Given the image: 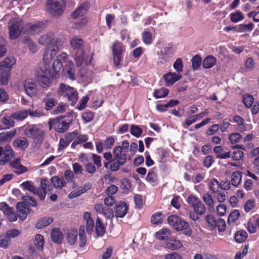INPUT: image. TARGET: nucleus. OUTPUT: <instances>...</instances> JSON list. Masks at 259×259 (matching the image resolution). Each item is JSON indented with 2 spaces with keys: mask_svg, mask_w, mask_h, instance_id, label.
I'll use <instances>...</instances> for the list:
<instances>
[{
  "mask_svg": "<svg viewBox=\"0 0 259 259\" xmlns=\"http://www.w3.org/2000/svg\"><path fill=\"white\" fill-rule=\"evenodd\" d=\"M58 40H61L60 38L55 39V35L53 32H50L40 36L38 38V42L44 46H49L55 45Z\"/></svg>",
  "mask_w": 259,
  "mask_h": 259,
  "instance_id": "19",
  "label": "nucleus"
},
{
  "mask_svg": "<svg viewBox=\"0 0 259 259\" xmlns=\"http://www.w3.org/2000/svg\"><path fill=\"white\" fill-rule=\"evenodd\" d=\"M52 72V67L48 70L45 68V70L41 68L38 69L35 73L36 79L39 84V85L42 88H48L51 87L52 84L51 78L47 76V75L49 74V71Z\"/></svg>",
  "mask_w": 259,
  "mask_h": 259,
  "instance_id": "11",
  "label": "nucleus"
},
{
  "mask_svg": "<svg viewBox=\"0 0 259 259\" xmlns=\"http://www.w3.org/2000/svg\"><path fill=\"white\" fill-rule=\"evenodd\" d=\"M128 147L129 143L124 141L121 146L114 148V171L117 170L120 165H123L126 162Z\"/></svg>",
  "mask_w": 259,
  "mask_h": 259,
  "instance_id": "5",
  "label": "nucleus"
},
{
  "mask_svg": "<svg viewBox=\"0 0 259 259\" xmlns=\"http://www.w3.org/2000/svg\"><path fill=\"white\" fill-rule=\"evenodd\" d=\"M22 200L25 202V203L31 206L35 207L37 205L36 200L32 197L29 195L23 196Z\"/></svg>",
  "mask_w": 259,
  "mask_h": 259,
  "instance_id": "55",
  "label": "nucleus"
},
{
  "mask_svg": "<svg viewBox=\"0 0 259 259\" xmlns=\"http://www.w3.org/2000/svg\"><path fill=\"white\" fill-rule=\"evenodd\" d=\"M175 52L174 48L170 45H168L161 48L160 51L157 53L159 62L163 64L169 62Z\"/></svg>",
  "mask_w": 259,
  "mask_h": 259,
  "instance_id": "13",
  "label": "nucleus"
},
{
  "mask_svg": "<svg viewBox=\"0 0 259 259\" xmlns=\"http://www.w3.org/2000/svg\"><path fill=\"white\" fill-rule=\"evenodd\" d=\"M217 63V59L213 56L209 55L206 57L202 61V66L205 69L213 67Z\"/></svg>",
  "mask_w": 259,
  "mask_h": 259,
  "instance_id": "31",
  "label": "nucleus"
},
{
  "mask_svg": "<svg viewBox=\"0 0 259 259\" xmlns=\"http://www.w3.org/2000/svg\"><path fill=\"white\" fill-rule=\"evenodd\" d=\"M128 206L124 201H120L116 204L115 217L123 218L127 213Z\"/></svg>",
  "mask_w": 259,
  "mask_h": 259,
  "instance_id": "25",
  "label": "nucleus"
},
{
  "mask_svg": "<svg viewBox=\"0 0 259 259\" xmlns=\"http://www.w3.org/2000/svg\"><path fill=\"white\" fill-rule=\"evenodd\" d=\"M214 227H217L219 232H224L226 229V223L224 220L218 219Z\"/></svg>",
  "mask_w": 259,
  "mask_h": 259,
  "instance_id": "62",
  "label": "nucleus"
},
{
  "mask_svg": "<svg viewBox=\"0 0 259 259\" xmlns=\"http://www.w3.org/2000/svg\"><path fill=\"white\" fill-rule=\"evenodd\" d=\"M52 184L55 187L59 189H62L64 186L65 183L63 179H60L58 176H54L51 179Z\"/></svg>",
  "mask_w": 259,
  "mask_h": 259,
  "instance_id": "45",
  "label": "nucleus"
},
{
  "mask_svg": "<svg viewBox=\"0 0 259 259\" xmlns=\"http://www.w3.org/2000/svg\"><path fill=\"white\" fill-rule=\"evenodd\" d=\"M24 135L32 138L37 143H41L45 137V132L35 124H28L25 126L24 130Z\"/></svg>",
  "mask_w": 259,
  "mask_h": 259,
  "instance_id": "7",
  "label": "nucleus"
},
{
  "mask_svg": "<svg viewBox=\"0 0 259 259\" xmlns=\"http://www.w3.org/2000/svg\"><path fill=\"white\" fill-rule=\"evenodd\" d=\"M182 245L181 241L176 238H171L166 243L165 247L170 250H175L181 248Z\"/></svg>",
  "mask_w": 259,
  "mask_h": 259,
  "instance_id": "29",
  "label": "nucleus"
},
{
  "mask_svg": "<svg viewBox=\"0 0 259 259\" xmlns=\"http://www.w3.org/2000/svg\"><path fill=\"white\" fill-rule=\"evenodd\" d=\"M170 236V231L166 228H162L155 234L156 238L160 240H166L168 239Z\"/></svg>",
  "mask_w": 259,
  "mask_h": 259,
  "instance_id": "37",
  "label": "nucleus"
},
{
  "mask_svg": "<svg viewBox=\"0 0 259 259\" xmlns=\"http://www.w3.org/2000/svg\"><path fill=\"white\" fill-rule=\"evenodd\" d=\"M202 199L206 205L208 206V209L210 210L214 209V201L211 195L209 193H206L204 194L202 196Z\"/></svg>",
  "mask_w": 259,
  "mask_h": 259,
  "instance_id": "40",
  "label": "nucleus"
},
{
  "mask_svg": "<svg viewBox=\"0 0 259 259\" xmlns=\"http://www.w3.org/2000/svg\"><path fill=\"white\" fill-rule=\"evenodd\" d=\"M46 21H38L33 23H28L25 25L24 34L34 35L41 31L46 27Z\"/></svg>",
  "mask_w": 259,
  "mask_h": 259,
  "instance_id": "12",
  "label": "nucleus"
},
{
  "mask_svg": "<svg viewBox=\"0 0 259 259\" xmlns=\"http://www.w3.org/2000/svg\"><path fill=\"white\" fill-rule=\"evenodd\" d=\"M16 131H11L7 133H0V142H6L11 140L15 136Z\"/></svg>",
  "mask_w": 259,
  "mask_h": 259,
  "instance_id": "43",
  "label": "nucleus"
},
{
  "mask_svg": "<svg viewBox=\"0 0 259 259\" xmlns=\"http://www.w3.org/2000/svg\"><path fill=\"white\" fill-rule=\"evenodd\" d=\"M67 59L68 55L66 53H62L57 57L52 65L53 71L50 70L49 73L52 78L59 77L60 71L62 70L64 75L72 80L75 79L74 64L71 61H67Z\"/></svg>",
  "mask_w": 259,
  "mask_h": 259,
  "instance_id": "1",
  "label": "nucleus"
},
{
  "mask_svg": "<svg viewBox=\"0 0 259 259\" xmlns=\"http://www.w3.org/2000/svg\"><path fill=\"white\" fill-rule=\"evenodd\" d=\"M168 92L169 91L167 89L164 88H161L155 91L154 93V96L156 99L164 98L167 95Z\"/></svg>",
  "mask_w": 259,
  "mask_h": 259,
  "instance_id": "52",
  "label": "nucleus"
},
{
  "mask_svg": "<svg viewBox=\"0 0 259 259\" xmlns=\"http://www.w3.org/2000/svg\"><path fill=\"white\" fill-rule=\"evenodd\" d=\"M14 156V152L9 144L6 145L5 147H0V165H4L8 162H10V159Z\"/></svg>",
  "mask_w": 259,
  "mask_h": 259,
  "instance_id": "16",
  "label": "nucleus"
},
{
  "mask_svg": "<svg viewBox=\"0 0 259 259\" xmlns=\"http://www.w3.org/2000/svg\"><path fill=\"white\" fill-rule=\"evenodd\" d=\"M2 209L7 212L8 219L11 222L16 221L17 220V215L12 211L11 208H10L6 202L2 203Z\"/></svg>",
  "mask_w": 259,
  "mask_h": 259,
  "instance_id": "33",
  "label": "nucleus"
},
{
  "mask_svg": "<svg viewBox=\"0 0 259 259\" xmlns=\"http://www.w3.org/2000/svg\"><path fill=\"white\" fill-rule=\"evenodd\" d=\"M57 93L58 96L66 100L72 106L76 104L78 99L76 90L63 83L60 84L57 90Z\"/></svg>",
  "mask_w": 259,
  "mask_h": 259,
  "instance_id": "3",
  "label": "nucleus"
},
{
  "mask_svg": "<svg viewBox=\"0 0 259 259\" xmlns=\"http://www.w3.org/2000/svg\"><path fill=\"white\" fill-rule=\"evenodd\" d=\"M63 42L61 40H58L55 45L47 46L43 54V60L46 64H49L50 61L53 59L56 54L60 51Z\"/></svg>",
  "mask_w": 259,
  "mask_h": 259,
  "instance_id": "9",
  "label": "nucleus"
},
{
  "mask_svg": "<svg viewBox=\"0 0 259 259\" xmlns=\"http://www.w3.org/2000/svg\"><path fill=\"white\" fill-rule=\"evenodd\" d=\"M49 130L54 129L59 133H64L67 131L70 124V121H67L65 117H57L50 119L48 122Z\"/></svg>",
  "mask_w": 259,
  "mask_h": 259,
  "instance_id": "8",
  "label": "nucleus"
},
{
  "mask_svg": "<svg viewBox=\"0 0 259 259\" xmlns=\"http://www.w3.org/2000/svg\"><path fill=\"white\" fill-rule=\"evenodd\" d=\"M53 221V218L44 217L37 220L35 224V227L37 229H42L51 224Z\"/></svg>",
  "mask_w": 259,
  "mask_h": 259,
  "instance_id": "32",
  "label": "nucleus"
},
{
  "mask_svg": "<svg viewBox=\"0 0 259 259\" xmlns=\"http://www.w3.org/2000/svg\"><path fill=\"white\" fill-rule=\"evenodd\" d=\"M95 231L97 235L99 236H102L105 233V228L103 225L102 220L98 217L97 218Z\"/></svg>",
  "mask_w": 259,
  "mask_h": 259,
  "instance_id": "35",
  "label": "nucleus"
},
{
  "mask_svg": "<svg viewBox=\"0 0 259 259\" xmlns=\"http://www.w3.org/2000/svg\"><path fill=\"white\" fill-rule=\"evenodd\" d=\"M142 130L138 125H132L130 129L131 134L136 137H139L142 134Z\"/></svg>",
  "mask_w": 259,
  "mask_h": 259,
  "instance_id": "56",
  "label": "nucleus"
},
{
  "mask_svg": "<svg viewBox=\"0 0 259 259\" xmlns=\"http://www.w3.org/2000/svg\"><path fill=\"white\" fill-rule=\"evenodd\" d=\"M193 207L194 211L199 215L204 214L206 211L205 205L203 204L200 200L197 204Z\"/></svg>",
  "mask_w": 259,
  "mask_h": 259,
  "instance_id": "47",
  "label": "nucleus"
},
{
  "mask_svg": "<svg viewBox=\"0 0 259 259\" xmlns=\"http://www.w3.org/2000/svg\"><path fill=\"white\" fill-rule=\"evenodd\" d=\"M192 68L194 70H197L202 63V58L199 55H195L192 59Z\"/></svg>",
  "mask_w": 259,
  "mask_h": 259,
  "instance_id": "51",
  "label": "nucleus"
},
{
  "mask_svg": "<svg viewBox=\"0 0 259 259\" xmlns=\"http://www.w3.org/2000/svg\"><path fill=\"white\" fill-rule=\"evenodd\" d=\"M123 47L119 42L114 43V65H118L122 58Z\"/></svg>",
  "mask_w": 259,
  "mask_h": 259,
  "instance_id": "27",
  "label": "nucleus"
},
{
  "mask_svg": "<svg viewBox=\"0 0 259 259\" xmlns=\"http://www.w3.org/2000/svg\"><path fill=\"white\" fill-rule=\"evenodd\" d=\"M26 94L31 97L35 96L37 93V85L36 82L32 79H27L23 83Z\"/></svg>",
  "mask_w": 259,
  "mask_h": 259,
  "instance_id": "18",
  "label": "nucleus"
},
{
  "mask_svg": "<svg viewBox=\"0 0 259 259\" xmlns=\"http://www.w3.org/2000/svg\"><path fill=\"white\" fill-rule=\"evenodd\" d=\"M229 16L231 21L233 23H237L244 19V14L239 10L231 13Z\"/></svg>",
  "mask_w": 259,
  "mask_h": 259,
  "instance_id": "38",
  "label": "nucleus"
},
{
  "mask_svg": "<svg viewBox=\"0 0 259 259\" xmlns=\"http://www.w3.org/2000/svg\"><path fill=\"white\" fill-rule=\"evenodd\" d=\"M2 123L6 126L5 128H9L14 126L13 119L10 116L4 117L1 120Z\"/></svg>",
  "mask_w": 259,
  "mask_h": 259,
  "instance_id": "54",
  "label": "nucleus"
},
{
  "mask_svg": "<svg viewBox=\"0 0 259 259\" xmlns=\"http://www.w3.org/2000/svg\"><path fill=\"white\" fill-rule=\"evenodd\" d=\"M94 209L99 213H103L107 219H109L111 222H112L113 218V211L111 208H106L101 203L96 204Z\"/></svg>",
  "mask_w": 259,
  "mask_h": 259,
  "instance_id": "20",
  "label": "nucleus"
},
{
  "mask_svg": "<svg viewBox=\"0 0 259 259\" xmlns=\"http://www.w3.org/2000/svg\"><path fill=\"white\" fill-rule=\"evenodd\" d=\"M208 187L213 193H217L220 188V184L215 179H212L208 181Z\"/></svg>",
  "mask_w": 259,
  "mask_h": 259,
  "instance_id": "46",
  "label": "nucleus"
},
{
  "mask_svg": "<svg viewBox=\"0 0 259 259\" xmlns=\"http://www.w3.org/2000/svg\"><path fill=\"white\" fill-rule=\"evenodd\" d=\"M104 179L108 181V183L110 184L105 191V194L108 196L104 199V203L107 206H112L113 205V185L111 184L113 181V177L112 173L105 175Z\"/></svg>",
  "mask_w": 259,
  "mask_h": 259,
  "instance_id": "14",
  "label": "nucleus"
},
{
  "mask_svg": "<svg viewBox=\"0 0 259 259\" xmlns=\"http://www.w3.org/2000/svg\"><path fill=\"white\" fill-rule=\"evenodd\" d=\"M40 187L37 190V195L41 200H44L47 192H51L53 189V187L51 182L49 181L48 179L44 178L40 181Z\"/></svg>",
  "mask_w": 259,
  "mask_h": 259,
  "instance_id": "17",
  "label": "nucleus"
},
{
  "mask_svg": "<svg viewBox=\"0 0 259 259\" xmlns=\"http://www.w3.org/2000/svg\"><path fill=\"white\" fill-rule=\"evenodd\" d=\"M16 63V59L11 56L6 58L0 63V83L7 84L10 77L11 70L13 65Z\"/></svg>",
  "mask_w": 259,
  "mask_h": 259,
  "instance_id": "4",
  "label": "nucleus"
},
{
  "mask_svg": "<svg viewBox=\"0 0 259 259\" xmlns=\"http://www.w3.org/2000/svg\"><path fill=\"white\" fill-rule=\"evenodd\" d=\"M94 114L90 111H87L82 114V118L86 122H90L94 119Z\"/></svg>",
  "mask_w": 259,
  "mask_h": 259,
  "instance_id": "64",
  "label": "nucleus"
},
{
  "mask_svg": "<svg viewBox=\"0 0 259 259\" xmlns=\"http://www.w3.org/2000/svg\"><path fill=\"white\" fill-rule=\"evenodd\" d=\"M70 44L73 49L76 51L75 60L77 66H81L83 63L85 65L91 64L93 56L89 59H88L89 57L84 59V52L83 49L84 41L82 38L74 36L70 40Z\"/></svg>",
  "mask_w": 259,
  "mask_h": 259,
  "instance_id": "2",
  "label": "nucleus"
},
{
  "mask_svg": "<svg viewBox=\"0 0 259 259\" xmlns=\"http://www.w3.org/2000/svg\"><path fill=\"white\" fill-rule=\"evenodd\" d=\"M69 145V143L67 140L63 138L60 139L59 143L58 144V148L57 149L58 152H61L66 149Z\"/></svg>",
  "mask_w": 259,
  "mask_h": 259,
  "instance_id": "61",
  "label": "nucleus"
},
{
  "mask_svg": "<svg viewBox=\"0 0 259 259\" xmlns=\"http://www.w3.org/2000/svg\"><path fill=\"white\" fill-rule=\"evenodd\" d=\"M44 238L41 234H36L35 237L34 244L38 249H42L44 244Z\"/></svg>",
  "mask_w": 259,
  "mask_h": 259,
  "instance_id": "53",
  "label": "nucleus"
},
{
  "mask_svg": "<svg viewBox=\"0 0 259 259\" xmlns=\"http://www.w3.org/2000/svg\"><path fill=\"white\" fill-rule=\"evenodd\" d=\"M182 77L179 73L168 72L164 75L163 78L166 86H171Z\"/></svg>",
  "mask_w": 259,
  "mask_h": 259,
  "instance_id": "22",
  "label": "nucleus"
},
{
  "mask_svg": "<svg viewBox=\"0 0 259 259\" xmlns=\"http://www.w3.org/2000/svg\"><path fill=\"white\" fill-rule=\"evenodd\" d=\"M28 116V111L25 110L24 111H21L16 112L12 113L11 115V118L13 119L21 121L26 118Z\"/></svg>",
  "mask_w": 259,
  "mask_h": 259,
  "instance_id": "42",
  "label": "nucleus"
},
{
  "mask_svg": "<svg viewBox=\"0 0 259 259\" xmlns=\"http://www.w3.org/2000/svg\"><path fill=\"white\" fill-rule=\"evenodd\" d=\"M197 120L198 119L195 114L192 116L190 115L186 119L185 123L183 124V126L184 127L187 128V127L192 124L193 123L196 122Z\"/></svg>",
  "mask_w": 259,
  "mask_h": 259,
  "instance_id": "60",
  "label": "nucleus"
},
{
  "mask_svg": "<svg viewBox=\"0 0 259 259\" xmlns=\"http://www.w3.org/2000/svg\"><path fill=\"white\" fill-rule=\"evenodd\" d=\"M78 135V132L77 130H75L71 133H66L64 137L67 140V141L70 144L72 141H73L76 136Z\"/></svg>",
  "mask_w": 259,
  "mask_h": 259,
  "instance_id": "58",
  "label": "nucleus"
},
{
  "mask_svg": "<svg viewBox=\"0 0 259 259\" xmlns=\"http://www.w3.org/2000/svg\"><path fill=\"white\" fill-rule=\"evenodd\" d=\"M120 188L123 193L127 194L130 192L131 185L128 180L123 179L120 181Z\"/></svg>",
  "mask_w": 259,
  "mask_h": 259,
  "instance_id": "44",
  "label": "nucleus"
},
{
  "mask_svg": "<svg viewBox=\"0 0 259 259\" xmlns=\"http://www.w3.org/2000/svg\"><path fill=\"white\" fill-rule=\"evenodd\" d=\"M242 172L240 171H234L231 175V182L233 186L235 187L238 186L242 179Z\"/></svg>",
  "mask_w": 259,
  "mask_h": 259,
  "instance_id": "36",
  "label": "nucleus"
},
{
  "mask_svg": "<svg viewBox=\"0 0 259 259\" xmlns=\"http://www.w3.org/2000/svg\"><path fill=\"white\" fill-rule=\"evenodd\" d=\"M77 231L76 229L69 230L67 234V240L70 245H74L77 238Z\"/></svg>",
  "mask_w": 259,
  "mask_h": 259,
  "instance_id": "34",
  "label": "nucleus"
},
{
  "mask_svg": "<svg viewBox=\"0 0 259 259\" xmlns=\"http://www.w3.org/2000/svg\"><path fill=\"white\" fill-rule=\"evenodd\" d=\"M25 25L23 21L19 18L11 19L8 23L9 36L11 39L18 37L23 32L24 34Z\"/></svg>",
  "mask_w": 259,
  "mask_h": 259,
  "instance_id": "6",
  "label": "nucleus"
},
{
  "mask_svg": "<svg viewBox=\"0 0 259 259\" xmlns=\"http://www.w3.org/2000/svg\"><path fill=\"white\" fill-rule=\"evenodd\" d=\"M11 239L6 234L0 236V247L7 248L10 243Z\"/></svg>",
  "mask_w": 259,
  "mask_h": 259,
  "instance_id": "48",
  "label": "nucleus"
},
{
  "mask_svg": "<svg viewBox=\"0 0 259 259\" xmlns=\"http://www.w3.org/2000/svg\"><path fill=\"white\" fill-rule=\"evenodd\" d=\"M13 146L21 150H25L28 148L29 142L27 138L25 137H20L15 139L13 141Z\"/></svg>",
  "mask_w": 259,
  "mask_h": 259,
  "instance_id": "28",
  "label": "nucleus"
},
{
  "mask_svg": "<svg viewBox=\"0 0 259 259\" xmlns=\"http://www.w3.org/2000/svg\"><path fill=\"white\" fill-rule=\"evenodd\" d=\"M21 186L24 190H28L34 194H37V190L31 181H27L23 182Z\"/></svg>",
  "mask_w": 259,
  "mask_h": 259,
  "instance_id": "41",
  "label": "nucleus"
},
{
  "mask_svg": "<svg viewBox=\"0 0 259 259\" xmlns=\"http://www.w3.org/2000/svg\"><path fill=\"white\" fill-rule=\"evenodd\" d=\"M42 101L45 103V109L49 111L57 104V100L53 97V94L49 92L42 98Z\"/></svg>",
  "mask_w": 259,
  "mask_h": 259,
  "instance_id": "21",
  "label": "nucleus"
},
{
  "mask_svg": "<svg viewBox=\"0 0 259 259\" xmlns=\"http://www.w3.org/2000/svg\"><path fill=\"white\" fill-rule=\"evenodd\" d=\"M51 238L53 242L60 244L63 242L64 236L59 228H54L51 231Z\"/></svg>",
  "mask_w": 259,
  "mask_h": 259,
  "instance_id": "26",
  "label": "nucleus"
},
{
  "mask_svg": "<svg viewBox=\"0 0 259 259\" xmlns=\"http://www.w3.org/2000/svg\"><path fill=\"white\" fill-rule=\"evenodd\" d=\"M46 4L48 11L52 16L59 17L63 14L65 6L64 0H47Z\"/></svg>",
  "mask_w": 259,
  "mask_h": 259,
  "instance_id": "10",
  "label": "nucleus"
},
{
  "mask_svg": "<svg viewBox=\"0 0 259 259\" xmlns=\"http://www.w3.org/2000/svg\"><path fill=\"white\" fill-rule=\"evenodd\" d=\"M254 101L253 96L249 94L244 95L243 96V102L247 108L250 107Z\"/></svg>",
  "mask_w": 259,
  "mask_h": 259,
  "instance_id": "57",
  "label": "nucleus"
},
{
  "mask_svg": "<svg viewBox=\"0 0 259 259\" xmlns=\"http://www.w3.org/2000/svg\"><path fill=\"white\" fill-rule=\"evenodd\" d=\"M248 236L247 233L245 231H238L235 236V239L236 242L241 243L245 240Z\"/></svg>",
  "mask_w": 259,
  "mask_h": 259,
  "instance_id": "49",
  "label": "nucleus"
},
{
  "mask_svg": "<svg viewBox=\"0 0 259 259\" xmlns=\"http://www.w3.org/2000/svg\"><path fill=\"white\" fill-rule=\"evenodd\" d=\"M174 68L178 73L183 71V63L181 58H177L173 64Z\"/></svg>",
  "mask_w": 259,
  "mask_h": 259,
  "instance_id": "59",
  "label": "nucleus"
},
{
  "mask_svg": "<svg viewBox=\"0 0 259 259\" xmlns=\"http://www.w3.org/2000/svg\"><path fill=\"white\" fill-rule=\"evenodd\" d=\"M90 8V3L88 2L81 4L78 8L71 13V17L73 19H76L80 16H83Z\"/></svg>",
  "mask_w": 259,
  "mask_h": 259,
  "instance_id": "24",
  "label": "nucleus"
},
{
  "mask_svg": "<svg viewBox=\"0 0 259 259\" xmlns=\"http://www.w3.org/2000/svg\"><path fill=\"white\" fill-rule=\"evenodd\" d=\"M90 8V3L88 2L81 4L78 8L71 13V17L73 19H76L80 16H83Z\"/></svg>",
  "mask_w": 259,
  "mask_h": 259,
  "instance_id": "23",
  "label": "nucleus"
},
{
  "mask_svg": "<svg viewBox=\"0 0 259 259\" xmlns=\"http://www.w3.org/2000/svg\"><path fill=\"white\" fill-rule=\"evenodd\" d=\"M241 139V135L237 133H232L229 136V139L232 144L238 143Z\"/></svg>",
  "mask_w": 259,
  "mask_h": 259,
  "instance_id": "63",
  "label": "nucleus"
},
{
  "mask_svg": "<svg viewBox=\"0 0 259 259\" xmlns=\"http://www.w3.org/2000/svg\"><path fill=\"white\" fill-rule=\"evenodd\" d=\"M167 221L169 225L177 231L186 230L189 227V224L177 215L169 216Z\"/></svg>",
  "mask_w": 259,
  "mask_h": 259,
  "instance_id": "15",
  "label": "nucleus"
},
{
  "mask_svg": "<svg viewBox=\"0 0 259 259\" xmlns=\"http://www.w3.org/2000/svg\"><path fill=\"white\" fill-rule=\"evenodd\" d=\"M142 39L143 42L146 45H150L152 42V36L151 33L145 30L142 33Z\"/></svg>",
  "mask_w": 259,
  "mask_h": 259,
  "instance_id": "50",
  "label": "nucleus"
},
{
  "mask_svg": "<svg viewBox=\"0 0 259 259\" xmlns=\"http://www.w3.org/2000/svg\"><path fill=\"white\" fill-rule=\"evenodd\" d=\"M84 219L86 220V228H87V232L88 234H91L94 231V228L95 227L94 225V221L93 219L91 218V213L88 211H86L84 213L83 215Z\"/></svg>",
  "mask_w": 259,
  "mask_h": 259,
  "instance_id": "30",
  "label": "nucleus"
},
{
  "mask_svg": "<svg viewBox=\"0 0 259 259\" xmlns=\"http://www.w3.org/2000/svg\"><path fill=\"white\" fill-rule=\"evenodd\" d=\"M88 139L89 137L87 135H78L72 143L71 148L73 149L75 148L78 145L86 142L88 140Z\"/></svg>",
  "mask_w": 259,
  "mask_h": 259,
  "instance_id": "39",
  "label": "nucleus"
}]
</instances>
